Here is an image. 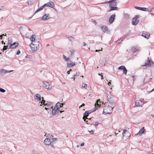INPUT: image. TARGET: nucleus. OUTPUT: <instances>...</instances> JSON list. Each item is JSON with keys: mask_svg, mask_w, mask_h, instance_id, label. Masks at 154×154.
<instances>
[{"mask_svg": "<svg viewBox=\"0 0 154 154\" xmlns=\"http://www.w3.org/2000/svg\"><path fill=\"white\" fill-rule=\"evenodd\" d=\"M116 0H112V1H109L105 3H110L109 6L111 8V10L112 11L116 10L117 8L116 6L117 5V3L116 2Z\"/></svg>", "mask_w": 154, "mask_h": 154, "instance_id": "nucleus-3", "label": "nucleus"}, {"mask_svg": "<svg viewBox=\"0 0 154 154\" xmlns=\"http://www.w3.org/2000/svg\"><path fill=\"white\" fill-rule=\"evenodd\" d=\"M44 143L45 145H50L52 147H54V145L53 144H52L51 140H50L48 138H46L44 141Z\"/></svg>", "mask_w": 154, "mask_h": 154, "instance_id": "nucleus-7", "label": "nucleus"}, {"mask_svg": "<svg viewBox=\"0 0 154 154\" xmlns=\"http://www.w3.org/2000/svg\"><path fill=\"white\" fill-rule=\"evenodd\" d=\"M115 14H113L111 16L109 20V22L110 23H112L113 22L114 20L115 19Z\"/></svg>", "mask_w": 154, "mask_h": 154, "instance_id": "nucleus-20", "label": "nucleus"}, {"mask_svg": "<svg viewBox=\"0 0 154 154\" xmlns=\"http://www.w3.org/2000/svg\"><path fill=\"white\" fill-rule=\"evenodd\" d=\"M54 137L53 136L51 135L50 134H48V135L46 136V138H48V139L50 140H51V139H52V137Z\"/></svg>", "mask_w": 154, "mask_h": 154, "instance_id": "nucleus-28", "label": "nucleus"}, {"mask_svg": "<svg viewBox=\"0 0 154 154\" xmlns=\"http://www.w3.org/2000/svg\"><path fill=\"white\" fill-rule=\"evenodd\" d=\"M86 45V44L85 42H83V46H85Z\"/></svg>", "mask_w": 154, "mask_h": 154, "instance_id": "nucleus-58", "label": "nucleus"}, {"mask_svg": "<svg viewBox=\"0 0 154 154\" xmlns=\"http://www.w3.org/2000/svg\"><path fill=\"white\" fill-rule=\"evenodd\" d=\"M91 134H93V133L94 132V130H92L90 131H89Z\"/></svg>", "mask_w": 154, "mask_h": 154, "instance_id": "nucleus-46", "label": "nucleus"}, {"mask_svg": "<svg viewBox=\"0 0 154 154\" xmlns=\"http://www.w3.org/2000/svg\"><path fill=\"white\" fill-rule=\"evenodd\" d=\"M34 0H28L27 2V4L30 5L32 4L34 2Z\"/></svg>", "mask_w": 154, "mask_h": 154, "instance_id": "nucleus-32", "label": "nucleus"}, {"mask_svg": "<svg viewBox=\"0 0 154 154\" xmlns=\"http://www.w3.org/2000/svg\"><path fill=\"white\" fill-rule=\"evenodd\" d=\"M98 75H100V76H101V75H102V73H101V74H100V73H98Z\"/></svg>", "mask_w": 154, "mask_h": 154, "instance_id": "nucleus-62", "label": "nucleus"}, {"mask_svg": "<svg viewBox=\"0 0 154 154\" xmlns=\"http://www.w3.org/2000/svg\"><path fill=\"white\" fill-rule=\"evenodd\" d=\"M13 71H14L13 70H10V71L6 70V73H10V72H13Z\"/></svg>", "mask_w": 154, "mask_h": 154, "instance_id": "nucleus-45", "label": "nucleus"}, {"mask_svg": "<svg viewBox=\"0 0 154 154\" xmlns=\"http://www.w3.org/2000/svg\"><path fill=\"white\" fill-rule=\"evenodd\" d=\"M25 36L27 38H28L29 37V33H27L26 34H25Z\"/></svg>", "mask_w": 154, "mask_h": 154, "instance_id": "nucleus-43", "label": "nucleus"}, {"mask_svg": "<svg viewBox=\"0 0 154 154\" xmlns=\"http://www.w3.org/2000/svg\"><path fill=\"white\" fill-rule=\"evenodd\" d=\"M147 59V61H146L145 62V64L143 65V66H146L147 65H149L150 63V60H149V58L148 57Z\"/></svg>", "mask_w": 154, "mask_h": 154, "instance_id": "nucleus-29", "label": "nucleus"}, {"mask_svg": "<svg viewBox=\"0 0 154 154\" xmlns=\"http://www.w3.org/2000/svg\"><path fill=\"white\" fill-rule=\"evenodd\" d=\"M5 91H6L5 89L2 88H0V91L1 92L4 93L5 92Z\"/></svg>", "mask_w": 154, "mask_h": 154, "instance_id": "nucleus-40", "label": "nucleus"}, {"mask_svg": "<svg viewBox=\"0 0 154 154\" xmlns=\"http://www.w3.org/2000/svg\"><path fill=\"white\" fill-rule=\"evenodd\" d=\"M89 113L87 111H86L84 114V116L85 117H87L89 115Z\"/></svg>", "mask_w": 154, "mask_h": 154, "instance_id": "nucleus-33", "label": "nucleus"}, {"mask_svg": "<svg viewBox=\"0 0 154 154\" xmlns=\"http://www.w3.org/2000/svg\"><path fill=\"white\" fill-rule=\"evenodd\" d=\"M140 16L139 15H136L135 17L132 19L131 23L133 25H135L138 23L139 21L137 19L140 17Z\"/></svg>", "mask_w": 154, "mask_h": 154, "instance_id": "nucleus-5", "label": "nucleus"}, {"mask_svg": "<svg viewBox=\"0 0 154 154\" xmlns=\"http://www.w3.org/2000/svg\"><path fill=\"white\" fill-rule=\"evenodd\" d=\"M142 102L140 100H137L135 102V106H142Z\"/></svg>", "mask_w": 154, "mask_h": 154, "instance_id": "nucleus-15", "label": "nucleus"}, {"mask_svg": "<svg viewBox=\"0 0 154 154\" xmlns=\"http://www.w3.org/2000/svg\"><path fill=\"white\" fill-rule=\"evenodd\" d=\"M123 73L124 74L126 75L127 73V70L126 69V68L125 67L124 69H123Z\"/></svg>", "mask_w": 154, "mask_h": 154, "instance_id": "nucleus-38", "label": "nucleus"}, {"mask_svg": "<svg viewBox=\"0 0 154 154\" xmlns=\"http://www.w3.org/2000/svg\"><path fill=\"white\" fill-rule=\"evenodd\" d=\"M100 105L99 104H95V107L93 109V111H95L96 110H97L99 107H100Z\"/></svg>", "mask_w": 154, "mask_h": 154, "instance_id": "nucleus-24", "label": "nucleus"}, {"mask_svg": "<svg viewBox=\"0 0 154 154\" xmlns=\"http://www.w3.org/2000/svg\"><path fill=\"white\" fill-rule=\"evenodd\" d=\"M6 70L5 69H2L0 70V72L3 74V75L6 73Z\"/></svg>", "mask_w": 154, "mask_h": 154, "instance_id": "nucleus-30", "label": "nucleus"}, {"mask_svg": "<svg viewBox=\"0 0 154 154\" xmlns=\"http://www.w3.org/2000/svg\"><path fill=\"white\" fill-rule=\"evenodd\" d=\"M43 86L44 88L48 89L50 90L52 88L51 85L47 82H44Z\"/></svg>", "mask_w": 154, "mask_h": 154, "instance_id": "nucleus-8", "label": "nucleus"}, {"mask_svg": "<svg viewBox=\"0 0 154 154\" xmlns=\"http://www.w3.org/2000/svg\"><path fill=\"white\" fill-rule=\"evenodd\" d=\"M99 103H100V99H98L97 100V101H96V103H95V104H97V105L98 104H99Z\"/></svg>", "mask_w": 154, "mask_h": 154, "instance_id": "nucleus-39", "label": "nucleus"}, {"mask_svg": "<svg viewBox=\"0 0 154 154\" xmlns=\"http://www.w3.org/2000/svg\"><path fill=\"white\" fill-rule=\"evenodd\" d=\"M138 50H139V48L137 47H132L131 48V50H132V51L134 52H136V51H137Z\"/></svg>", "mask_w": 154, "mask_h": 154, "instance_id": "nucleus-25", "label": "nucleus"}, {"mask_svg": "<svg viewBox=\"0 0 154 154\" xmlns=\"http://www.w3.org/2000/svg\"><path fill=\"white\" fill-rule=\"evenodd\" d=\"M19 29L21 31H27L29 30V27L26 26H21L19 27Z\"/></svg>", "mask_w": 154, "mask_h": 154, "instance_id": "nucleus-9", "label": "nucleus"}, {"mask_svg": "<svg viewBox=\"0 0 154 154\" xmlns=\"http://www.w3.org/2000/svg\"><path fill=\"white\" fill-rule=\"evenodd\" d=\"M58 141V139L57 138H54L53 137L51 140V142L52 144H54V143H55L57 141Z\"/></svg>", "mask_w": 154, "mask_h": 154, "instance_id": "nucleus-21", "label": "nucleus"}, {"mask_svg": "<svg viewBox=\"0 0 154 154\" xmlns=\"http://www.w3.org/2000/svg\"><path fill=\"white\" fill-rule=\"evenodd\" d=\"M5 9L4 6H3L0 5V10L4 9Z\"/></svg>", "mask_w": 154, "mask_h": 154, "instance_id": "nucleus-42", "label": "nucleus"}, {"mask_svg": "<svg viewBox=\"0 0 154 154\" xmlns=\"http://www.w3.org/2000/svg\"><path fill=\"white\" fill-rule=\"evenodd\" d=\"M46 5L45 7H49L51 8H53L54 6V3L52 2H49L48 3L44 4Z\"/></svg>", "mask_w": 154, "mask_h": 154, "instance_id": "nucleus-14", "label": "nucleus"}, {"mask_svg": "<svg viewBox=\"0 0 154 154\" xmlns=\"http://www.w3.org/2000/svg\"><path fill=\"white\" fill-rule=\"evenodd\" d=\"M135 8L137 9L146 11H149V9L147 8H141L137 6H135Z\"/></svg>", "mask_w": 154, "mask_h": 154, "instance_id": "nucleus-11", "label": "nucleus"}, {"mask_svg": "<svg viewBox=\"0 0 154 154\" xmlns=\"http://www.w3.org/2000/svg\"><path fill=\"white\" fill-rule=\"evenodd\" d=\"M75 65V62H73L72 61H70L67 64V66L68 67H70L73 66Z\"/></svg>", "mask_w": 154, "mask_h": 154, "instance_id": "nucleus-17", "label": "nucleus"}, {"mask_svg": "<svg viewBox=\"0 0 154 154\" xmlns=\"http://www.w3.org/2000/svg\"><path fill=\"white\" fill-rule=\"evenodd\" d=\"M70 52H71V55H72L74 53V51L73 50H72L70 51Z\"/></svg>", "mask_w": 154, "mask_h": 154, "instance_id": "nucleus-52", "label": "nucleus"}, {"mask_svg": "<svg viewBox=\"0 0 154 154\" xmlns=\"http://www.w3.org/2000/svg\"><path fill=\"white\" fill-rule=\"evenodd\" d=\"M125 67V66H122L119 67L118 69L119 70H123Z\"/></svg>", "mask_w": 154, "mask_h": 154, "instance_id": "nucleus-34", "label": "nucleus"}, {"mask_svg": "<svg viewBox=\"0 0 154 154\" xmlns=\"http://www.w3.org/2000/svg\"><path fill=\"white\" fill-rule=\"evenodd\" d=\"M122 134L124 137H126L130 136V133L128 131L125 129L123 131Z\"/></svg>", "mask_w": 154, "mask_h": 154, "instance_id": "nucleus-12", "label": "nucleus"}, {"mask_svg": "<svg viewBox=\"0 0 154 154\" xmlns=\"http://www.w3.org/2000/svg\"><path fill=\"white\" fill-rule=\"evenodd\" d=\"M59 112H60V113H62V112H64L63 111H60L59 109L58 108H57L56 109V106H55L54 107V108H52V114L53 115H56Z\"/></svg>", "mask_w": 154, "mask_h": 154, "instance_id": "nucleus-6", "label": "nucleus"}, {"mask_svg": "<svg viewBox=\"0 0 154 154\" xmlns=\"http://www.w3.org/2000/svg\"><path fill=\"white\" fill-rule=\"evenodd\" d=\"M46 5H43L40 7L35 12V13L38 12L39 11L42 10L45 7Z\"/></svg>", "mask_w": 154, "mask_h": 154, "instance_id": "nucleus-23", "label": "nucleus"}, {"mask_svg": "<svg viewBox=\"0 0 154 154\" xmlns=\"http://www.w3.org/2000/svg\"><path fill=\"white\" fill-rule=\"evenodd\" d=\"M85 106V104L84 103H82V105L80 106L79 107V108H80L81 107H82V106Z\"/></svg>", "mask_w": 154, "mask_h": 154, "instance_id": "nucleus-53", "label": "nucleus"}, {"mask_svg": "<svg viewBox=\"0 0 154 154\" xmlns=\"http://www.w3.org/2000/svg\"><path fill=\"white\" fill-rule=\"evenodd\" d=\"M5 35L6 36V34H5V35L4 34H2V35H0V39H2V38L3 37V36H5Z\"/></svg>", "mask_w": 154, "mask_h": 154, "instance_id": "nucleus-44", "label": "nucleus"}, {"mask_svg": "<svg viewBox=\"0 0 154 154\" xmlns=\"http://www.w3.org/2000/svg\"><path fill=\"white\" fill-rule=\"evenodd\" d=\"M111 84V83L110 82H109L108 84V85H110Z\"/></svg>", "mask_w": 154, "mask_h": 154, "instance_id": "nucleus-61", "label": "nucleus"}, {"mask_svg": "<svg viewBox=\"0 0 154 154\" xmlns=\"http://www.w3.org/2000/svg\"><path fill=\"white\" fill-rule=\"evenodd\" d=\"M49 14H45L42 17V20H45L49 19L50 17H49Z\"/></svg>", "mask_w": 154, "mask_h": 154, "instance_id": "nucleus-18", "label": "nucleus"}, {"mask_svg": "<svg viewBox=\"0 0 154 154\" xmlns=\"http://www.w3.org/2000/svg\"><path fill=\"white\" fill-rule=\"evenodd\" d=\"M20 51L19 50H18L17 51V55H18L19 54H20Z\"/></svg>", "mask_w": 154, "mask_h": 154, "instance_id": "nucleus-51", "label": "nucleus"}, {"mask_svg": "<svg viewBox=\"0 0 154 154\" xmlns=\"http://www.w3.org/2000/svg\"><path fill=\"white\" fill-rule=\"evenodd\" d=\"M142 36L147 39H148L149 37L150 34L147 32H144L142 34Z\"/></svg>", "mask_w": 154, "mask_h": 154, "instance_id": "nucleus-16", "label": "nucleus"}, {"mask_svg": "<svg viewBox=\"0 0 154 154\" xmlns=\"http://www.w3.org/2000/svg\"><path fill=\"white\" fill-rule=\"evenodd\" d=\"M101 79H103V75H101Z\"/></svg>", "mask_w": 154, "mask_h": 154, "instance_id": "nucleus-63", "label": "nucleus"}, {"mask_svg": "<svg viewBox=\"0 0 154 154\" xmlns=\"http://www.w3.org/2000/svg\"><path fill=\"white\" fill-rule=\"evenodd\" d=\"M85 117H83V119H84V120L85 122H86V119H85Z\"/></svg>", "mask_w": 154, "mask_h": 154, "instance_id": "nucleus-59", "label": "nucleus"}, {"mask_svg": "<svg viewBox=\"0 0 154 154\" xmlns=\"http://www.w3.org/2000/svg\"><path fill=\"white\" fill-rule=\"evenodd\" d=\"M144 131V128H143L140 130V131H139L138 133L137 134H136V135H138V134H139L140 135H141L143 133Z\"/></svg>", "mask_w": 154, "mask_h": 154, "instance_id": "nucleus-22", "label": "nucleus"}, {"mask_svg": "<svg viewBox=\"0 0 154 154\" xmlns=\"http://www.w3.org/2000/svg\"><path fill=\"white\" fill-rule=\"evenodd\" d=\"M87 111L89 113V114H90L92 112H93V109L91 110H90Z\"/></svg>", "mask_w": 154, "mask_h": 154, "instance_id": "nucleus-50", "label": "nucleus"}, {"mask_svg": "<svg viewBox=\"0 0 154 154\" xmlns=\"http://www.w3.org/2000/svg\"><path fill=\"white\" fill-rule=\"evenodd\" d=\"M9 48V46L8 47V45H7V46L4 45V50H6L8 48Z\"/></svg>", "mask_w": 154, "mask_h": 154, "instance_id": "nucleus-41", "label": "nucleus"}, {"mask_svg": "<svg viewBox=\"0 0 154 154\" xmlns=\"http://www.w3.org/2000/svg\"><path fill=\"white\" fill-rule=\"evenodd\" d=\"M69 60V59L68 58H66V59H65V60L66 61H68V60Z\"/></svg>", "mask_w": 154, "mask_h": 154, "instance_id": "nucleus-60", "label": "nucleus"}, {"mask_svg": "<svg viewBox=\"0 0 154 154\" xmlns=\"http://www.w3.org/2000/svg\"><path fill=\"white\" fill-rule=\"evenodd\" d=\"M19 44L18 42H14L13 44H11L9 46V48H15L18 46Z\"/></svg>", "mask_w": 154, "mask_h": 154, "instance_id": "nucleus-10", "label": "nucleus"}, {"mask_svg": "<svg viewBox=\"0 0 154 154\" xmlns=\"http://www.w3.org/2000/svg\"><path fill=\"white\" fill-rule=\"evenodd\" d=\"M103 50V49H102V48H101V50H96L95 51V52H99L100 51H102Z\"/></svg>", "mask_w": 154, "mask_h": 154, "instance_id": "nucleus-49", "label": "nucleus"}, {"mask_svg": "<svg viewBox=\"0 0 154 154\" xmlns=\"http://www.w3.org/2000/svg\"><path fill=\"white\" fill-rule=\"evenodd\" d=\"M63 59H64L65 60V59L66 58V57L64 55H63Z\"/></svg>", "mask_w": 154, "mask_h": 154, "instance_id": "nucleus-56", "label": "nucleus"}, {"mask_svg": "<svg viewBox=\"0 0 154 154\" xmlns=\"http://www.w3.org/2000/svg\"><path fill=\"white\" fill-rule=\"evenodd\" d=\"M42 99L41 102V103L47 107L45 108V109L46 110L49 109L50 110V111L51 112V109L53 108V103L51 102H48L47 103H45V101L44 100V98H42Z\"/></svg>", "mask_w": 154, "mask_h": 154, "instance_id": "nucleus-1", "label": "nucleus"}, {"mask_svg": "<svg viewBox=\"0 0 154 154\" xmlns=\"http://www.w3.org/2000/svg\"><path fill=\"white\" fill-rule=\"evenodd\" d=\"M72 71V69H70L69 70V71H68L67 72V73H68V74H70V72Z\"/></svg>", "mask_w": 154, "mask_h": 154, "instance_id": "nucleus-54", "label": "nucleus"}, {"mask_svg": "<svg viewBox=\"0 0 154 154\" xmlns=\"http://www.w3.org/2000/svg\"><path fill=\"white\" fill-rule=\"evenodd\" d=\"M64 104L63 103H61V105H60V107H63Z\"/></svg>", "mask_w": 154, "mask_h": 154, "instance_id": "nucleus-55", "label": "nucleus"}, {"mask_svg": "<svg viewBox=\"0 0 154 154\" xmlns=\"http://www.w3.org/2000/svg\"><path fill=\"white\" fill-rule=\"evenodd\" d=\"M68 38L69 41L71 42H72L75 41L74 38L72 36L68 37Z\"/></svg>", "mask_w": 154, "mask_h": 154, "instance_id": "nucleus-31", "label": "nucleus"}, {"mask_svg": "<svg viewBox=\"0 0 154 154\" xmlns=\"http://www.w3.org/2000/svg\"><path fill=\"white\" fill-rule=\"evenodd\" d=\"M102 31L104 32H105L107 30V27L105 26H103L101 27Z\"/></svg>", "mask_w": 154, "mask_h": 154, "instance_id": "nucleus-26", "label": "nucleus"}, {"mask_svg": "<svg viewBox=\"0 0 154 154\" xmlns=\"http://www.w3.org/2000/svg\"><path fill=\"white\" fill-rule=\"evenodd\" d=\"M35 35H32V36L30 38V40L33 42L34 43H35L34 42H35Z\"/></svg>", "mask_w": 154, "mask_h": 154, "instance_id": "nucleus-27", "label": "nucleus"}, {"mask_svg": "<svg viewBox=\"0 0 154 154\" xmlns=\"http://www.w3.org/2000/svg\"><path fill=\"white\" fill-rule=\"evenodd\" d=\"M82 86L83 88H87V85L85 83H83L82 84Z\"/></svg>", "mask_w": 154, "mask_h": 154, "instance_id": "nucleus-36", "label": "nucleus"}, {"mask_svg": "<svg viewBox=\"0 0 154 154\" xmlns=\"http://www.w3.org/2000/svg\"><path fill=\"white\" fill-rule=\"evenodd\" d=\"M98 124H99V123H98L97 122H96L95 123V124H93V125H95V126H97Z\"/></svg>", "mask_w": 154, "mask_h": 154, "instance_id": "nucleus-48", "label": "nucleus"}, {"mask_svg": "<svg viewBox=\"0 0 154 154\" xmlns=\"http://www.w3.org/2000/svg\"><path fill=\"white\" fill-rule=\"evenodd\" d=\"M35 43H31L30 46L32 51H35L38 50L39 48V42H35Z\"/></svg>", "mask_w": 154, "mask_h": 154, "instance_id": "nucleus-2", "label": "nucleus"}, {"mask_svg": "<svg viewBox=\"0 0 154 154\" xmlns=\"http://www.w3.org/2000/svg\"><path fill=\"white\" fill-rule=\"evenodd\" d=\"M107 98L108 101L111 105L113 104L114 100L112 97H110L109 95H107Z\"/></svg>", "mask_w": 154, "mask_h": 154, "instance_id": "nucleus-13", "label": "nucleus"}, {"mask_svg": "<svg viewBox=\"0 0 154 154\" xmlns=\"http://www.w3.org/2000/svg\"><path fill=\"white\" fill-rule=\"evenodd\" d=\"M84 145V143H83L81 144V146H83Z\"/></svg>", "mask_w": 154, "mask_h": 154, "instance_id": "nucleus-57", "label": "nucleus"}, {"mask_svg": "<svg viewBox=\"0 0 154 154\" xmlns=\"http://www.w3.org/2000/svg\"><path fill=\"white\" fill-rule=\"evenodd\" d=\"M124 17L126 19H128L129 17V15L128 14H125L124 15Z\"/></svg>", "mask_w": 154, "mask_h": 154, "instance_id": "nucleus-37", "label": "nucleus"}, {"mask_svg": "<svg viewBox=\"0 0 154 154\" xmlns=\"http://www.w3.org/2000/svg\"><path fill=\"white\" fill-rule=\"evenodd\" d=\"M78 76V74L77 73H76L74 75V79H75V77H76Z\"/></svg>", "mask_w": 154, "mask_h": 154, "instance_id": "nucleus-47", "label": "nucleus"}, {"mask_svg": "<svg viewBox=\"0 0 154 154\" xmlns=\"http://www.w3.org/2000/svg\"><path fill=\"white\" fill-rule=\"evenodd\" d=\"M113 108L110 106H104L103 108V113L106 114H109L112 112Z\"/></svg>", "mask_w": 154, "mask_h": 154, "instance_id": "nucleus-4", "label": "nucleus"}, {"mask_svg": "<svg viewBox=\"0 0 154 154\" xmlns=\"http://www.w3.org/2000/svg\"><path fill=\"white\" fill-rule=\"evenodd\" d=\"M61 105V103H60L58 102L57 103L55 106H56L57 108H58V109L59 108V107H60V106Z\"/></svg>", "mask_w": 154, "mask_h": 154, "instance_id": "nucleus-35", "label": "nucleus"}, {"mask_svg": "<svg viewBox=\"0 0 154 154\" xmlns=\"http://www.w3.org/2000/svg\"><path fill=\"white\" fill-rule=\"evenodd\" d=\"M154 91V88L150 92H152V91Z\"/></svg>", "mask_w": 154, "mask_h": 154, "instance_id": "nucleus-64", "label": "nucleus"}, {"mask_svg": "<svg viewBox=\"0 0 154 154\" xmlns=\"http://www.w3.org/2000/svg\"><path fill=\"white\" fill-rule=\"evenodd\" d=\"M35 99V100L38 101L41 100L40 96L38 94H37L35 95L34 97Z\"/></svg>", "mask_w": 154, "mask_h": 154, "instance_id": "nucleus-19", "label": "nucleus"}]
</instances>
